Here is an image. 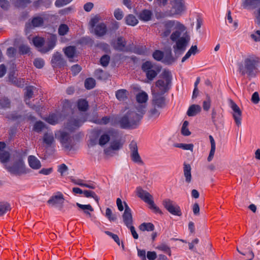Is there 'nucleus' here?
<instances>
[{
    "mask_svg": "<svg viewBox=\"0 0 260 260\" xmlns=\"http://www.w3.org/2000/svg\"><path fill=\"white\" fill-rule=\"evenodd\" d=\"M159 32L162 38L170 36V40L174 43L173 49L176 55H181L185 50L190 41L186 27L178 21L164 22L159 25Z\"/></svg>",
    "mask_w": 260,
    "mask_h": 260,
    "instance_id": "1",
    "label": "nucleus"
},
{
    "mask_svg": "<svg viewBox=\"0 0 260 260\" xmlns=\"http://www.w3.org/2000/svg\"><path fill=\"white\" fill-rule=\"evenodd\" d=\"M142 115L138 114L132 109H126L124 114L119 119L118 123L122 128H134L139 124Z\"/></svg>",
    "mask_w": 260,
    "mask_h": 260,
    "instance_id": "2",
    "label": "nucleus"
},
{
    "mask_svg": "<svg viewBox=\"0 0 260 260\" xmlns=\"http://www.w3.org/2000/svg\"><path fill=\"white\" fill-rule=\"evenodd\" d=\"M172 76L170 71L164 70L160 75L159 79L155 83V92L164 94L169 91L171 87Z\"/></svg>",
    "mask_w": 260,
    "mask_h": 260,
    "instance_id": "3",
    "label": "nucleus"
},
{
    "mask_svg": "<svg viewBox=\"0 0 260 260\" xmlns=\"http://www.w3.org/2000/svg\"><path fill=\"white\" fill-rule=\"evenodd\" d=\"M259 62L258 57L255 56H249L246 57L243 62L239 64V71L242 75L246 74L248 78L251 79L255 76L254 70L256 69V65Z\"/></svg>",
    "mask_w": 260,
    "mask_h": 260,
    "instance_id": "4",
    "label": "nucleus"
},
{
    "mask_svg": "<svg viewBox=\"0 0 260 260\" xmlns=\"http://www.w3.org/2000/svg\"><path fill=\"white\" fill-rule=\"evenodd\" d=\"M33 43L38 48L39 51L42 53H46L52 49L56 45V39L54 36H51L48 39L47 44L43 46L45 43V40L43 38L37 37L33 39Z\"/></svg>",
    "mask_w": 260,
    "mask_h": 260,
    "instance_id": "5",
    "label": "nucleus"
},
{
    "mask_svg": "<svg viewBox=\"0 0 260 260\" xmlns=\"http://www.w3.org/2000/svg\"><path fill=\"white\" fill-rule=\"evenodd\" d=\"M91 134L92 137L95 139L100 136L99 144L102 146L106 144L110 138H116L118 135L117 133L113 130H109L102 134V131L98 129L93 130Z\"/></svg>",
    "mask_w": 260,
    "mask_h": 260,
    "instance_id": "6",
    "label": "nucleus"
},
{
    "mask_svg": "<svg viewBox=\"0 0 260 260\" xmlns=\"http://www.w3.org/2000/svg\"><path fill=\"white\" fill-rule=\"evenodd\" d=\"M137 191L138 197L145 203H147L149 205L150 209L156 213L162 214L159 208L155 205L153 201L152 196L148 192L142 189L141 187H138Z\"/></svg>",
    "mask_w": 260,
    "mask_h": 260,
    "instance_id": "7",
    "label": "nucleus"
},
{
    "mask_svg": "<svg viewBox=\"0 0 260 260\" xmlns=\"http://www.w3.org/2000/svg\"><path fill=\"white\" fill-rule=\"evenodd\" d=\"M170 2L172 10L166 12V16L171 17L174 15H180L185 11V6L183 0H173Z\"/></svg>",
    "mask_w": 260,
    "mask_h": 260,
    "instance_id": "8",
    "label": "nucleus"
},
{
    "mask_svg": "<svg viewBox=\"0 0 260 260\" xmlns=\"http://www.w3.org/2000/svg\"><path fill=\"white\" fill-rule=\"evenodd\" d=\"M55 136L65 149H70L72 147V139L69 133L60 131L55 134Z\"/></svg>",
    "mask_w": 260,
    "mask_h": 260,
    "instance_id": "9",
    "label": "nucleus"
},
{
    "mask_svg": "<svg viewBox=\"0 0 260 260\" xmlns=\"http://www.w3.org/2000/svg\"><path fill=\"white\" fill-rule=\"evenodd\" d=\"M162 204L171 214L178 216H181L182 213L180 207L174 201L167 199L163 201Z\"/></svg>",
    "mask_w": 260,
    "mask_h": 260,
    "instance_id": "10",
    "label": "nucleus"
},
{
    "mask_svg": "<svg viewBox=\"0 0 260 260\" xmlns=\"http://www.w3.org/2000/svg\"><path fill=\"white\" fill-rule=\"evenodd\" d=\"M64 201L63 194L60 192H57L50 197L47 203L52 207L61 209L63 207Z\"/></svg>",
    "mask_w": 260,
    "mask_h": 260,
    "instance_id": "11",
    "label": "nucleus"
},
{
    "mask_svg": "<svg viewBox=\"0 0 260 260\" xmlns=\"http://www.w3.org/2000/svg\"><path fill=\"white\" fill-rule=\"evenodd\" d=\"M136 100L138 103L137 106L138 111L141 114H144L146 111V103L148 100L147 94L144 91L139 93L136 96Z\"/></svg>",
    "mask_w": 260,
    "mask_h": 260,
    "instance_id": "12",
    "label": "nucleus"
},
{
    "mask_svg": "<svg viewBox=\"0 0 260 260\" xmlns=\"http://www.w3.org/2000/svg\"><path fill=\"white\" fill-rule=\"evenodd\" d=\"M7 169L10 172L16 175L24 174L26 172L22 158L19 159L13 166L8 167Z\"/></svg>",
    "mask_w": 260,
    "mask_h": 260,
    "instance_id": "13",
    "label": "nucleus"
},
{
    "mask_svg": "<svg viewBox=\"0 0 260 260\" xmlns=\"http://www.w3.org/2000/svg\"><path fill=\"white\" fill-rule=\"evenodd\" d=\"M129 149L131 157L133 161L140 165L143 164V161L138 153V148L136 142L132 141L131 143L129 144Z\"/></svg>",
    "mask_w": 260,
    "mask_h": 260,
    "instance_id": "14",
    "label": "nucleus"
},
{
    "mask_svg": "<svg viewBox=\"0 0 260 260\" xmlns=\"http://www.w3.org/2000/svg\"><path fill=\"white\" fill-rule=\"evenodd\" d=\"M230 105L233 111V117L236 125L239 127L241 124L242 111L238 106L232 100H229Z\"/></svg>",
    "mask_w": 260,
    "mask_h": 260,
    "instance_id": "15",
    "label": "nucleus"
},
{
    "mask_svg": "<svg viewBox=\"0 0 260 260\" xmlns=\"http://www.w3.org/2000/svg\"><path fill=\"white\" fill-rule=\"evenodd\" d=\"M153 99L151 105L157 107V108H162L165 106V98L159 93L152 92Z\"/></svg>",
    "mask_w": 260,
    "mask_h": 260,
    "instance_id": "16",
    "label": "nucleus"
},
{
    "mask_svg": "<svg viewBox=\"0 0 260 260\" xmlns=\"http://www.w3.org/2000/svg\"><path fill=\"white\" fill-rule=\"evenodd\" d=\"M125 205V210L122 215L123 220L127 227L132 225L133 222V218L131 213V210L125 202H124Z\"/></svg>",
    "mask_w": 260,
    "mask_h": 260,
    "instance_id": "17",
    "label": "nucleus"
},
{
    "mask_svg": "<svg viewBox=\"0 0 260 260\" xmlns=\"http://www.w3.org/2000/svg\"><path fill=\"white\" fill-rule=\"evenodd\" d=\"M175 56H173L172 53V50L170 48L165 50V55H164L162 61L167 64H170L174 62L176 59L180 55H176L174 53Z\"/></svg>",
    "mask_w": 260,
    "mask_h": 260,
    "instance_id": "18",
    "label": "nucleus"
},
{
    "mask_svg": "<svg viewBox=\"0 0 260 260\" xmlns=\"http://www.w3.org/2000/svg\"><path fill=\"white\" fill-rule=\"evenodd\" d=\"M44 20L43 17L36 16L32 18L31 21L26 24V27L29 29L41 27L44 25Z\"/></svg>",
    "mask_w": 260,
    "mask_h": 260,
    "instance_id": "19",
    "label": "nucleus"
},
{
    "mask_svg": "<svg viewBox=\"0 0 260 260\" xmlns=\"http://www.w3.org/2000/svg\"><path fill=\"white\" fill-rule=\"evenodd\" d=\"M51 63L54 67H61L64 64V61L62 55L58 52H55L51 60Z\"/></svg>",
    "mask_w": 260,
    "mask_h": 260,
    "instance_id": "20",
    "label": "nucleus"
},
{
    "mask_svg": "<svg viewBox=\"0 0 260 260\" xmlns=\"http://www.w3.org/2000/svg\"><path fill=\"white\" fill-rule=\"evenodd\" d=\"M93 28L94 34L98 37L104 36L106 34L107 31L106 25L104 23H100L98 24Z\"/></svg>",
    "mask_w": 260,
    "mask_h": 260,
    "instance_id": "21",
    "label": "nucleus"
},
{
    "mask_svg": "<svg viewBox=\"0 0 260 260\" xmlns=\"http://www.w3.org/2000/svg\"><path fill=\"white\" fill-rule=\"evenodd\" d=\"M28 161L29 166L33 169H39L41 167L40 160L33 155L28 157Z\"/></svg>",
    "mask_w": 260,
    "mask_h": 260,
    "instance_id": "22",
    "label": "nucleus"
},
{
    "mask_svg": "<svg viewBox=\"0 0 260 260\" xmlns=\"http://www.w3.org/2000/svg\"><path fill=\"white\" fill-rule=\"evenodd\" d=\"M43 140V142L46 145L47 147H51L55 142L53 134L50 133L44 134Z\"/></svg>",
    "mask_w": 260,
    "mask_h": 260,
    "instance_id": "23",
    "label": "nucleus"
},
{
    "mask_svg": "<svg viewBox=\"0 0 260 260\" xmlns=\"http://www.w3.org/2000/svg\"><path fill=\"white\" fill-rule=\"evenodd\" d=\"M126 42L122 37L117 38L116 43L114 45V48L119 51H124L126 46Z\"/></svg>",
    "mask_w": 260,
    "mask_h": 260,
    "instance_id": "24",
    "label": "nucleus"
},
{
    "mask_svg": "<svg viewBox=\"0 0 260 260\" xmlns=\"http://www.w3.org/2000/svg\"><path fill=\"white\" fill-rule=\"evenodd\" d=\"M201 111V107L199 105H191L187 111V115L188 116H194L196 115L197 114L199 113Z\"/></svg>",
    "mask_w": 260,
    "mask_h": 260,
    "instance_id": "25",
    "label": "nucleus"
},
{
    "mask_svg": "<svg viewBox=\"0 0 260 260\" xmlns=\"http://www.w3.org/2000/svg\"><path fill=\"white\" fill-rule=\"evenodd\" d=\"M80 125L81 123L79 120L73 118L70 120L67 123L66 127L71 131H73L78 128Z\"/></svg>",
    "mask_w": 260,
    "mask_h": 260,
    "instance_id": "26",
    "label": "nucleus"
},
{
    "mask_svg": "<svg viewBox=\"0 0 260 260\" xmlns=\"http://www.w3.org/2000/svg\"><path fill=\"white\" fill-rule=\"evenodd\" d=\"M160 67L159 65L153 64L151 62L147 61L144 62L142 65V70L146 73L149 71L153 70Z\"/></svg>",
    "mask_w": 260,
    "mask_h": 260,
    "instance_id": "27",
    "label": "nucleus"
},
{
    "mask_svg": "<svg viewBox=\"0 0 260 260\" xmlns=\"http://www.w3.org/2000/svg\"><path fill=\"white\" fill-rule=\"evenodd\" d=\"M161 69V67H159L155 69H154L151 71H149V72L145 73L147 79L149 81H152L158 75V73L160 72Z\"/></svg>",
    "mask_w": 260,
    "mask_h": 260,
    "instance_id": "28",
    "label": "nucleus"
},
{
    "mask_svg": "<svg viewBox=\"0 0 260 260\" xmlns=\"http://www.w3.org/2000/svg\"><path fill=\"white\" fill-rule=\"evenodd\" d=\"M152 14V12L150 11L144 10L139 14V17L142 20L148 21L151 19Z\"/></svg>",
    "mask_w": 260,
    "mask_h": 260,
    "instance_id": "29",
    "label": "nucleus"
},
{
    "mask_svg": "<svg viewBox=\"0 0 260 260\" xmlns=\"http://www.w3.org/2000/svg\"><path fill=\"white\" fill-rule=\"evenodd\" d=\"M209 139L211 143V150L209 153V155L208 157L207 160L208 161H210L213 158L214 154L215 151V142L213 137L210 135L209 136Z\"/></svg>",
    "mask_w": 260,
    "mask_h": 260,
    "instance_id": "30",
    "label": "nucleus"
},
{
    "mask_svg": "<svg viewBox=\"0 0 260 260\" xmlns=\"http://www.w3.org/2000/svg\"><path fill=\"white\" fill-rule=\"evenodd\" d=\"M259 4H260V0H243V5L244 8H255Z\"/></svg>",
    "mask_w": 260,
    "mask_h": 260,
    "instance_id": "31",
    "label": "nucleus"
},
{
    "mask_svg": "<svg viewBox=\"0 0 260 260\" xmlns=\"http://www.w3.org/2000/svg\"><path fill=\"white\" fill-rule=\"evenodd\" d=\"M155 248L168 254L169 256L171 255V248L169 245L165 243H162L159 244Z\"/></svg>",
    "mask_w": 260,
    "mask_h": 260,
    "instance_id": "32",
    "label": "nucleus"
},
{
    "mask_svg": "<svg viewBox=\"0 0 260 260\" xmlns=\"http://www.w3.org/2000/svg\"><path fill=\"white\" fill-rule=\"evenodd\" d=\"M128 91L126 89H119L116 92V96L119 101H124L127 98Z\"/></svg>",
    "mask_w": 260,
    "mask_h": 260,
    "instance_id": "33",
    "label": "nucleus"
},
{
    "mask_svg": "<svg viewBox=\"0 0 260 260\" xmlns=\"http://www.w3.org/2000/svg\"><path fill=\"white\" fill-rule=\"evenodd\" d=\"M159 109V108H157V107L151 105V107L150 108L148 112L149 117L155 118L158 117L160 115Z\"/></svg>",
    "mask_w": 260,
    "mask_h": 260,
    "instance_id": "34",
    "label": "nucleus"
},
{
    "mask_svg": "<svg viewBox=\"0 0 260 260\" xmlns=\"http://www.w3.org/2000/svg\"><path fill=\"white\" fill-rule=\"evenodd\" d=\"M198 51V47L196 45L192 46L190 49L188 51L185 56L182 58L181 61L184 62L187 59H188L192 54H196Z\"/></svg>",
    "mask_w": 260,
    "mask_h": 260,
    "instance_id": "35",
    "label": "nucleus"
},
{
    "mask_svg": "<svg viewBox=\"0 0 260 260\" xmlns=\"http://www.w3.org/2000/svg\"><path fill=\"white\" fill-rule=\"evenodd\" d=\"M76 205L80 209L82 210L86 214L89 215V216H91V214L89 212V211L92 212L93 211V209L90 205H82L80 203H77Z\"/></svg>",
    "mask_w": 260,
    "mask_h": 260,
    "instance_id": "36",
    "label": "nucleus"
},
{
    "mask_svg": "<svg viewBox=\"0 0 260 260\" xmlns=\"http://www.w3.org/2000/svg\"><path fill=\"white\" fill-rule=\"evenodd\" d=\"M76 48L74 46H69L64 49L66 55L69 58H73L75 56Z\"/></svg>",
    "mask_w": 260,
    "mask_h": 260,
    "instance_id": "37",
    "label": "nucleus"
},
{
    "mask_svg": "<svg viewBox=\"0 0 260 260\" xmlns=\"http://www.w3.org/2000/svg\"><path fill=\"white\" fill-rule=\"evenodd\" d=\"M125 21L127 24L132 26H135L138 23V19L132 14H129L125 18Z\"/></svg>",
    "mask_w": 260,
    "mask_h": 260,
    "instance_id": "38",
    "label": "nucleus"
},
{
    "mask_svg": "<svg viewBox=\"0 0 260 260\" xmlns=\"http://www.w3.org/2000/svg\"><path fill=\"white\" fill-rule=\"evenodd\" d=\"M139 229L142 231H153L154 229V226L151 223H143L139 226Z\"/></svg>",
    "mask_w": 260,
    "mask_h": 260,
    "instance_id": "39",
    "label": "nucleus"
},
{
    "mask_svg": "<svg viewBox=\"0 0 260 260\" xmlns=\"http://www.w3.org/2000/svg\"><path fill=\"white\" fill-rule=\"evenodd\" d=\"M10 157V154L8 151H2L0 152V161L2 163L5 164L7 162Z\"/></svg>",
    "mask_w": 260,
    "mask_h": 260,
    "instance_id": "40",
    "label": "nucleus"
},
{
    "mask_svg": "<svg viewBox=\"0 0 260 260\" xmlns=\"http://www.w3.org/2000/svg\"><path fill=\"white\" fill-rule=\"evenodd\" d=\"M10 210V206L7 202H0V216L5 214Z\"/></svg>",
    "mask_w": 260,
    "mask_h": 260,
    "instance_id": "41",
    "label": "nucleus"
},
{
    "mask_svg": "<svg viewBox=\"0 0 260 260\" xmlns=\"http://www.w3.org/2000/svg\"><path fill=\"white\" fill-rule=\"evenodd\" d=\"M69 31V27L67 24H61L59 26L58 32L60 36H64Z\"/></svg>",
    "mask_w": 260,
    "mask_h": 260,
    "instance_id": "42",
    "label": "nucleus"
},
{
    "mask_svg": "<svg viewBox=\"0 0 260 260\" xmlns=\"http://www.w3.org/2000/svg\"><path fill=\"white\" fill-rule=\"evenodd\" d=\"M88 107L87 102L85 100H80L78 102V108L79 110L85 111Z\"/></svg>",
    "mask_w": 260,
    "mask_h": 260,
    "instance_id": "43",
    "label": "nucleus"
},
{
    "mask_svg": "<svg viewBox=\"0 0 260 260\" xmlns=\"http://www.w3.org/2000/svg\"><path fill=\"white\" fill-rule=\"evenodd\" d=\"M10 102L7 98H3L0 99V108L3 109L9 108L10 107Z\"/></svg>",
    "mask_w": 260,
    "mask_h": 260,
    "instance_id": "44",
    "label": "nucleus"
},
{
    "mask_svg": "<svg viewBox=\"0 0 260 260\" xmlns=\"http://www.w3.org/2000/svg\"><path fill=\"white\" fill-rule=\"evenodd\" d=\"M105 216L110 221H114L117 219L116 215L113 214L112 210L109 208L106 210Z\"/></svg>",
    "mask_w": 260,
    "mask_h": 260,
    "instance_id": "45",
    "label": "nucleus"
},
{
    "mask_svg": "<svg viewBox=\"0 0 260 260\" xmlns=\"http://www.w3.org/2000/svg\"><path fill=\"white\" fill-rule=\"evenodd\" d=\"M95 84V80L91 78L87 79L84 83L85 87L86 89H90L93 88Z\"/></svg>",
    "mask_w": 260,
    "mask_h": 260,
    "instance_id": "46",
    "label": "nucleus"
},
{
    "mask_svg": "<svg viewBox=\"0 0 260 260\" xmlns=\"http://www.w3.org/2000/svg\"><path fill=\"white\" fill-rule=\"evenodd\" d=\"M176 147L181 148L184 150H189L191 152L193 151V145L192 144H183L180 143L175 145Z\"/></svg>",
    "mask_w": 260,
    "mask_h": 260,
    "instance_id": "47",
    "label": "nucleus"
},
{
    "mask_svg": "<svg viewBox=\"0 0 260 260\" xmlns=\"http://www.w3.org/2000/svg\"><path fill=\"white\" fill-rule=\"evenodd\" d=\"M74 183L83 187H86L92 189L95 188V186L93 184L84 183L83 180H74Z\"/></svg>",
    "mask_w": 260,
    "mask_h": 260,
    "instance_id": "48",
    "label": "nucleus"
},
{
    "mask_svg": "<svg viewBox=\"0 0 260 260\" xmlns=\"http://www.w3.org/2000/svg\"><path fill=\"white\" fill-rule=\"evenodd\" d=\"M34 94V87L32 86H28L26 88V92L25 93V101L29 100L31 98Z\"/></svg>",
    "mask_w": 260,
    "mask_h": 260,
    "instance_id": "49",
    "label": "nucleus"
},
{
    "mask_svg": "<svg viewBox=\"0 0 260 260\" xmlns=\"http://www.w3.org/2000/svg\"><path fill=\"white\" fill-rule=\"evenodd\" d=\"M122 145V143H121L119 140L113 141L110 146V148L114 150H119Z\"/></svg>",
    "mask_w": 260,
    "mask_h": 260,
    "instance_id": "50",
    "label": "nucleus"
},
{
    "mask_svg": "<svg viewBox=\"0 0 260 260\" xmlns=\"http://www.w3.org/2000/svg\"><path fill=\"white\" fill-rule=\"evenodd\" d=\"M29 0H14V4L17 7H24L28 4H29Z\"/></svg>",
    "mask_w": 260,
    "mask_h": 260,
    "instance_id": "51",
    "label": "nucleus"
},
{
    "mask_svg": "<svg viewBox=\"0 0 260 260\" xmlns=\"http://www.w3.org/2000/svg\"><path fill=\"white\" fill-rule=\"evenodd\" d=\"M84 193V196L87 198L92 197L93 198L96 202H99V198L96 195L94 192L92 191H89V190H84L83 192Z\"/></svg>",
    "mask_w": 260,
    "mask_h": 260,
    "instance_id": "52",
    "label": "nucleus"
},
{
    "mask_svg": "<svg viewBox=\"0 0 260 260\" xmlns=\"http://www.w3.org/2000/svg\"><path fill=\"white\" fill-rule=\"evenodd\" d=\"M45 120L51 124H55L58 122V118L55 114H52L46 118Z\"/></svg>",
    "mask_w": 260,
    "mask_h": 260,
    "instance_id": "53",
    "label": "nucleus"
},
{
    "mask_svg": "<svg viewBox=\"0 0 260 260\" xmlns=\"http://www.w3.org/2000/svg\"><path fill=\"white\" fill-rule=\"evenodd\" d=\"M44 61L41 58H37L34 61V66L38 69L42 68L44 66Z\"/></svg>",
    "mask_w": 260,
    "mask_h": 260,
    "instance_id": "54",
    "label": "nucleus"
},
{
    "mask_svg": "<svg viewBox=\"0 0 260 260\" xmlns=\"http://www.w3.org/2000/svg\"><path fill=\"white\" fill-rule=\"evenodd\" d=\"M153 57L157 61H160L163 59L164 53L160 50H156L152 54Z\"/></svg>",
    "mask_w": 260,
    "mask_h": 260,
    "instance_id": "55",
    "label": "nucleus"
},
{
    "mask_svg": "<svg viewBox=\"0 0 260 260\" xmlns=\"http://www.w3.org/2000/svg\"><path fill=\"white\" fill-rule=\"evenodd\" d=\"M105 233L107 234L108 236L111 237L114 240V241L117 244V245H120V239L116 234H113L109 231H105Z\"/></svg>",
    "mask_w": 260,
    "mask_h": 260,
    "instance_id": "56",
    "label": "nucleus"
},
{
    "mask_svg": "<svg viewBox=\"0 0 260 260\" xmlns=\"http://www.w3.org/2000/svg\"><path fill=\"white\" fill-rule=\"evenodd\" d=\"M45 127L44 123L42 121L36 122L34 126V129L37 132H40Z\"/></svg>",
    "mask_w": 260,
    "mask_h": 260,
    "instance_id": "57",
    "label": "nucleus"
},
{
    "mask_svg": "<svg viewBox=\"0 0 260 260\" xmlns=\"http://www.w3.org/2000/svg\"><path fill=\"white\" fill-rule=\"evenodd\" d=\"M110 56L108 55H103L100 59V62L103 67H107L109 63Z\"/></svg>",
    "mask_w": 260,
    "mask_h": 260,
    "instance_id": "58",
    "label": "nucleus"
},
{
    "mask_svg": "<svg viewBox=\"0 0 260 260\" xmlns=\"http://www.w3.org/2000/svg\"><path fill=\"white\" fill-rule=\"evenodd\" d=\"M154 3L159 8H164L168 5L169 0H154Z\"/></svg>",
    "mask_w": 260,
    "mask_h": 260,
    "instance_id": "59",
    "label": "nucleus"
},
{
    "mask_svg": "<svg viewBox=\"0 0 260 260\" xmlns=\"http://www.w3.org/2000/svg\"><path fill=\"white\" fill-rule=\"evenodd\" d=\"M9 79L10 82L18 86H20L21 85H23L22 83H23L24 82L23 81H22V82L21 81H19L16 77L11 75H9Z\"/></svg>",
    "mask_w": 260,
    "mask_h": 260,
    "instance_id": "60",
    "label": "nucleus"
},
{
    "mask_svg": "<svg viewBox=\"0 0 260 260\" xmlns=\"http://www.w3.org/2000/svg\"><path fill=\"white\" fill-rule=\"evenodd\" d=\"M191 167L189 165H185L184 166V175L186 179H190L191 178Z\"/></svg>",
    "mask_w": 260,
    "mask_h": 260,
    "instance_id": "61",
    "label": "nucleus"
},
{
    "mask_svg": "<svg viewBox=\"0 0 260 260\" xmlns=\"http://www.w3.org/2000/svg\"><path fill=\"white\" fill-rule=\"evenodd\" d=\"M211 100L209 96L207 95V100L203 102V107L204 110L207 111L210 108Z\"/></svg>",
    "mask_w": 260,
    "mask_h": 260,
    "instance_id": "62",
    "label": "nucleus"
},
{
    "mask_svg": "<svg viewBox=\"0 0 260 260\" xmlns=\"http://www.w3.org/2000/svg\"><path fill=\"white\" fill-rule=\"evenodd\" d=\"M72 0H56L55 6L57 7H61L70 3Z\"/></svg>",
    "mask_w": 260,
    "mask_h": 260,
    "instance_id": "63",
    "label": "nucleus"
},
{
    "mask_svg": "<svg viewBox=\"0 0 260 260\" xmlns=\"http://www.w3.org/2000/svg\"><path fill=\"white\" fill-rule=\"evenodd\" d=\"M250 37L255 42H260V30H257L254 33L251 34Z\"/></svg>",
    "mask_w": 260,
    "mask_h": 260,
    "instance_id": "64",
    "label": "nucleus"
}]
</instances>
